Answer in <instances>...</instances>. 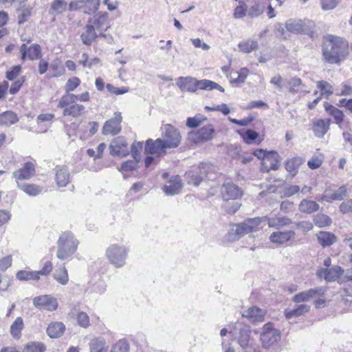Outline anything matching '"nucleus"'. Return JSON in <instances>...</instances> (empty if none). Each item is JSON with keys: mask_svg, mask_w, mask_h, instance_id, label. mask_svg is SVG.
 Segmentation results:
<instances>
[{"mask_svg": "<svg viewBox=\"0 0 352 352\" xmlns=\"http://www.w3.org/2000/svg\"><path fill=\"white\" fill-rule=\"evenodd\" d=\"M162 136L153 140L148 139L145 142V153L156 155L157 157L165 155L167 149L175 148L182 141V135L178 129L170 124H164L162 128Z\"/></svg>", "mask_w": 352, "mask_h": 352, "instance_id": "1", "label": "nucleus"}, {"mask_svg": "<svg viewBox=\"0 0 352 352\" xmlns=\"http://www.w3.org/2000/svg\"><path fill=\"white\" fill-rule=\"evenodd\" d=\"M77 100L89 102L90 100L89 93L85 91L77 95L65 94L59 99L57 107L63 109L64 116L77 118L83 113L85 109L84 105L77 103Z\"/></svg>", "mask_w": 352, "mask_h": 352, "instance_id": "2", "label": "nucleus"}, {"mask_svg": "<svg viewBox=\"0 0 352 352\" xmlns=\"http://www.w3.org/2000/svg\"><path fill=\"white\" fill-rule=\"evenodd\" d=\"M348 53V43L344 38L329 36L323 48V56L329 63H338Z\"/></svg>", "mask_w": 352, "mask_h": 352, "instance_id": "3", "label": "nucleus"}, {"mask_svg": "<svg viewBox=\"0 0 352 352\" xmlns=\"http://www.w3.org/2000/svg\"><path fill=\"white\" fill-rule=\"evenodd\" d=\"M221 193L224 201L223 207L230 214H234L241 204L235 201L243 195L242 190L232 182H226L221 187Z\"/></svg>", "mask_w": 352, "mask_h": 352, "instance_id": "4", "label": "nucleus"}, {"mask_svg": "<svg viewBox=\"0 0 352 352\" xmlns=\"http://www.w3.org/2000/svg\"><path fill=\"white\" fill-rule=\"evenodd\" d=\"M177 86L182 91L195 92L198 89L212 90L218 89L224 92V89L217 82L210 80H197L192 77H179L176 82Z\"/></svg>", "mask_w": 352, "mask_h": 352, "instance_id": "5", "label": "nucleus"}, {"mask_svg": "<svg viewBox=\"0 0 352 352\" xmlns=\"http://www.w3.org/2000/svg\"><path fill=\"white\" fill-rule=\"evenodd\" d=\"M78 245V241L71 232L63 233L58 241L57 257L60 260L67 258L75 253Z\"/></svg>", "mask_w": 352, "mask_h": 352, "instance_id": "6", "label": "nucleus"}, {"mask_svg": "<svg viewBox=\"0 0 352 352\" xmlns=\"http://www.w3.org/2000/svg\"><path fill=\"white\" fill-rule=\"evenodd\" d=\"M129 249L122 245L112 244L106 250L105 256L109 262L116 268H120L126 264Z\"/></svg>", "mask_w": 352, "mask_h": 352, "instance_id": "7", "label": "nucleus"}, {"mask_svg": "<svg viewBox=\"0 0 352 352\" xmlns=\"http://www.w3.org/2000/svg\"><path fill=\"white\" fill-rule=\"evenodd\" d=\"M262 222H264L263 217L248 219L243 223L235 225L231 229L230 234L234 235V240L239 239L246 234L259 230V226Z\"/></svg>", "mask_w": 352, "mask_h": 352, "instance_id": "8", "label": "nucleus"}, {"mask_svg": "<svg viewBox=\"0 0 352 352\" xmlns=\"http://www.w3.org/2000/svg\"><path fill=\"white\" fill-rule=\"evenodd\" d=\"M279 330L274 328L273 324L268 322L264 324L260 334V340L265 349H274L280 340Z\"/></svg>", "mask_w": 352, "mask_h": 352, "instance_id": "9", "label": "nucleus"}, {"mask_svg": "<svg viewBox=\"0 0 352 352\" xmlns=\"http://www.w3.org/2000/svg\"><path fill=\"white\" fill-rule=\"evenodd\" d=\"M253 155L263 160V164L267 170H277L280 162L278 154L274 151L267 152L262 149L256 150Z\"/></svg>", "mask_w": 352, "mask_h": 352, "instance_id": "10", "label": "nucleus"}, {"mask_svg": "<svg viewBox=\"0 0 352 352\" xmlns=\"http://www.w3.org/2000/svg\"><path fill=\"white\" fill-rule=\"evenodd\" d=\"M326 289L323 287H318L309 290L300 292L294 296L292 300L295 302H305L310 301L317 297H321L324 295Z\"/></svg>", "mask_w": 352, "mask_h": 352, "instance_id": "11", "label": "nucleus"}, {"mask_svg": "<svg viewBox=\"0 0 352 352\" xmlns=\"http://www.w3.org/2000/svg\"><path fill=\"white\" fill-rule=\"evenodd\" d=\"M33 305L39 309L53 311L58 307V301L56 298L50 295H43L35 297L33 299Z\"/></svg>", "mask_w": 352, "mask_h": 352, "instance_id": "12", "label": "nucleus"}, {"mask_svg": "<svg viewBox=\"0 0 352 352\" xmlns=\"http://www.w3.org/2000/svg\"><path fill=\"white\" fill-rule=\"evenodd\" d=\"M109 149L111 155H117L120 157H126L129 153L126 141L122 136L114 138L109 145Z\"/></svg>", "mask_w": 352, "mask_h": 352, "instance_id": "13", "label": "nucleus"}, {"mask_svg": "<svg viewBox=\"0 0 352 352\" xmlns=\"http://www.w3.org/2000/svg\"><path fill=\"white\" fill-rule=\"evenodd\" d=\"M122 118L120 112L114 113L113 118L106 121L102 127L104 135H116L121 131V122Z\"/></svg>", "mask_w": 352, "mask_h": 352, "instance_id": "14", "label": "nucleus"}, {"mask_svg": "<svg viewBox=\"0 0 352 352\" xmlns=\"http://www.w3.org/2000/svg\"><path fill=\"white\" fill-rule=\"evenodd\" d=\"M312 23L309 21L289 19L285 23V28L291 33L301 34L307 32V28L311 26Z\"/></svg>", "mask_w": 352, "mask_h": 352, "instance_id": "15", "label": "nucleus"}, {"mask_svg": "<svg viewBox=\"0 0 352 352\" xmlns=\"http://www.w3.org/2000/svg\"><path fill=\"white\" fill-rule=\"evenodd\" d=\"M239 336L238 338V343L244 350V352H258L253 348L250 342L251 330L249 326H243L239 329Z\"/></svg>", "mask_w": 352, "mask_h": 352, "instance_id": "16", "label": "nucleus"}, {"mask_svg": "<svg viewBox=\"0 0 352 352\" xmlns=\"http://www.w3.org/2000/svg\"><path fill=\"white\" fill-rule=\"evenodd\" d=\"M88 23L97 31H106L110 26L107 13H98L88 20Z\"/></svg>", "mask_w": 352, "mask_h": 352, "instance_id": "17", "label": "nucleus"}, {"mask_svg": "<svg viewBox=\"0 0 352 352\" xmlns=\"http://www.w3.org/2000/svg\"><path fill=\"white\" fill-rule=\"evenodd\" d=\"M295 236L293 230L276 231L270 234L269 239L272 243L283 245L294 239Z\"/></svg>", "mask_w": 352, "mask_h": 352, "instance_id": "18", "label": "nucleus"}, {"mask_svg": "<svg viewBox=\"0 0 352 352\" xmlns=\"http://www.w3.org/2000/svg\"><path fill=\"white\" fill-rule=\"evenodd\" d=\"M22 60L28 57L30 60H37L41 57V49L39 45L34 44L28 47L25 44H23L20 47Z\"/></svg>", "mask_w": 352, "mask_h": 352, "instance_id": "19", "label": "nucleus"}, {"mask_svg": "<svg viewBox=\"0 0 352 352\" xmlns=\"http://www.w3.org/2000/svg\"><path fill=\"white\" fill-rule=\"evenodd\" d=\"M55 181L59 187L66 186L70 181L68 168L65 166H56L54 168Z\"/></svg>", "mask_w": 352, "mask_h": 352, "instance_id": "20", "label": "nucleus"}, {"mask_svg": "<svg viewBox=\"0 0 352 352\" xmlns=\"http://www.w3.org/2000/svg\"><path fill=\"white\" fill-rule=\"evenodd\" d=\"M183 187L181 178L178 175L172 177L167 184L164 186L163 191L167 195H174L178 194Z\"/></svg>", "mask_w": 352, "mask_h": 352, "instance_id": "21", "label": "nucleus"}, {"mask_svg": "<svg viewBox=\"0 0 352 352\" xmlns=\"http://www.w3.org/2000/svg\"><path fill=\"white\" fill-rule=\"evenodd\" d=\"M265 315V310L255 306L248 308L242 314L243 317L248 318L252 322L263 321Z\"/></svg>", "mask_w": 352, "mask_h": 352, "instance_id": "22", "label": "nucleus"}, {"mask_svg": "<svg viewBox=\"0 0 352 352\" xmlns=\"http://www.w3.org/2000/svg\"><path fill=\"white\" fill-rule=\"evenodd\" d=\"M346 196L347 189L345 186H342L333 193H329L328 190H325L324 195L321 197L320 200L331 203L336 200L341 201Z\"/></svg>", "mask_w": 352, "mask_h": 352, "instance_id": "23", "label": "nucleus"}, {"mask_svg": "<svg viewBox=\"0 0 352 352\" xmlns=\"http://www.w3.org/2000/svg\"><path fill=\"white\" fill-rule=\"evenodd\" d=\"M263 219L264 222H267L268 226L270 228H274L277 230H279L283 227L289 226V224L292 223L291 219L283 216H278L274 217H269L267 216H264Z\"/></svg>", "mask_w": 352, "mask_h": 352, "instance_id": "24", "label": "nucleus"}, {"mask_svg": "<svg viewBox=\"0 0 352 352\" xmlns=\"http://www.w3.org/2000/svg\"><path fill=\"white\" fill-rule=\"evenodd\" d=\"M35 174L34 165L32 162H26L23 167L15 171L13 175L16 180L28 179Z\"/></svg>", "mask_w": 352, "mask_h": 352, "instance_id": "25", "label": "nucleus"}, {"mask_svg": "<svg viewBox=\"0 0 352 352\" xmlns=\"http://www.w3.org/2000/svg\"><path fill=\"white\" fill-rule=\"evenodd\" d=\"M343 272L340 266H334L331 268L321 270L318 272V276L324 277L327 281H333L337 279Z\"/></svg>", "mask_w": 352, "mask_h": 352, "instance_id": "26", "label": "nucleus"}, {"mask_svg": "<svg viewBox=\"0 0 352 352\" xmlns=\"http://www.w3.org/2000/svg\"><path fill=\"white\" fill-rule=\"evenodd\" d=\"M330 126L329 120L319 119L313 124V129L315 135L318 138H322L329 131Z\"/></svg>", "mask_w": 352, "mask_h": 352, "instance_id": "27", "label": "nucleus"}, {"mask_svg": "<svg viewBox=\"0 0 352 352\" xmlns=\"http://www.w3.org/2000/svg\"><path fill=\"white\" fill-rule=\"evenodd\" d=\"M249 74V69L241 68L239 71H232L230 74V82L232 85H240L245 82Z\"/></svg>", "mask_w": 352, "mask_h": 352, "instance_id": "28", "label": "nucleus"}, {"mask_svg": "<svg viewBox=\"0 0 352 352\" xmlns=\"http://www.w3.org/2000/svg\"><path fill=\"white\" fill-rule=\"evenodd\" d=\"M310 310V306L307 305H298L293 309H286L285 316L287 319L290 320L305 314Z\"/></svg>", "mask_w": 352, "mask_h": 352, "instance_id": "29", "label": "nucleus"}, {"mask_svg": "<svg viewBox=\"0 0 352 352\" xmlns=\"http://www.w3.org/2000/svg\"><path fill=\"white\" fill-rule=\"evenodd\" d=\"M214 129L211 124H208L201 127L197 133H190V135H195L197 136V139L203 141H208L213 138Z\"/></svg>", "mask_w": 352, "mask_h": 352, "instance_id": "30", "label": "nucleus"}, {"mask_svg": "<svg viewBox=\"0 0 352 352\" xmlns=\"http://www.w3.org/2000/svg\"><path fill=\"white\" fill-rule=\"evenodd\" d=\"M319 208L320 206L318 203L306 199H302L298 206L299 210L305 214H311L318 211Z\"/></svg>", "mask_w": 352, "mask_h": 352, "instance_id": "31", "label": "nucleus"}, {"mask_svg": "<svg viewBox=\"0 0 352 352\" xmlns=\"http://www.w3.org/2000/svg\"><path fill=\"white\" fill-rule=\"evenodd\" d=\"M97 36L98 35L96 32V30L91 24L87 23L85 28V31L80 36L83 44L90 45Z\"/></svg>", "mask_w": 352, "mask_h": 352, "instance_id": "32", "label": "nucleus"}, {"mask_svg": "<svg viewBox=\"0 0 352 352\" xmlns=\"http://www.w3.org/2000/svg\"><path fill=\"white\" fill-rule=\"evenodd\" d=\"M317 239L319 243L323 247L330 246L337 241L334 234L324 231H320L317 234Z\"/></svg>", "mask_w": 352, "mask_h": 352, "instance_id": "33", "label": "nucleus"}, {"mask_svg": "<svg viewBox=\"0 0 352 352\" xmlns=\"http://www.w3.org/2000/svg\"><path fill=\"white\" fill-rule=\"evenodd\" d=\"M304 162L305 160L302 157H293L286 162L285 168L290 175L294 176L297 174L299 167L304 163Z\"/></svg>", "mask_w": 352, "mask_h": 352, "instance_id": "34", "label": "nucleus"}, {"mask_svg": "<svg viewBox=\"0 0 352 352\" xmlns=\"http://www.w3.org/2000/svg\"><path fill=\"white\" fill-rule=\"evenodd\" d=\"M24 328L23 320L21 317H18L11 324L10 333L12 337L15 340H19L21 337V331Z\"/></svg>", "mask_w": 352, "mask_h": 352, "instance_id": "35", "label": "nucleus"}, {"mask_svg": "<svg viewBox=\"0 0 352 352\" xmlns=\"http://www.w3.org/2000/svg\"><path fill=\"white\" fill-rule=\"evenodd\" d=\"M324 107L327 113L333 117L335 122L340 125L344 119L342 111L328 102H325Z\"/></svg>", "mask_w": 352, "mask_h": 352, "instance_id": "36", "label": "nucleus"}, {"mask_svg": "<svg viewBox=\"0 0 352 352\" xmlns=\"http://www.w3.org/2000/svg\"><path fill=\"white\" fill-rule=\"evenodd\" d=\"M65 331V325L63 322H57L51 323L47 329V333L50 338H58Z\"/></svg>", "mask_w": 352, "mask_h": 352, "instance_id": "37", "label": "nucleus"}, {"mask_svg": "<svg viewBox=\"0 0 352 352\" xmlns=\"http://www.w3.org/2000/svg\"><path fill=\"white\" fill-rule=\"evenodd\" d=\"M17 116L12 111H6L0 114V124L10 126L17 122Z\"/></svg>", "mask_w": 352, "mask_h": 352, "instance_id": "38", "label": "nucleus"}, {"mask_svg": "<svg viewBox=\"0 0 352 352\" xmlns=\"http://www.w3.org/2000/svg\"><path fill=\"white\" fill-rule=\"evenodd\" d=\"M238 47L241 52L250 53L257 49L258 42L254 40H245L240 42Z\"/></svg>", "mask_w": 352, "mask_h": 352, "instance_id": "39", "label": "nucleus"}, {"mask_svg": "<svg viewBox=\"0 0 352 352\" xmlns=\"http://www.w3.org/2000/svg\"><path fill=\"white\" fill-rule=\"evenodd\" d=\"M54 278L60 284L65 285L69 281V276L65 266L56 270L54 273Z\"/></svg>", "mask_w": 352, "mask_h": 352, "instance_id": "40", "label": "nucleus"}, {"mask_svg": "<svg viewBox=\"0 0 352 352\" xmlns=\"http://www.w3.org/2000/svg\"><path fill=\"white\" fill-rule=\"evenodd\" d=\"M16 276L20 280H39L37 271L21 270L16 273Z\"/></svg>", "mask_w": 352, "mask_h": 352, "instance_id": "41", "label": "nucleus"}, {"mask_svg": "<svg viewBox=\"0 0 352 352\" xmlns=\"http://www.w3.org/2000/svg\"><path fill=\"white\" fill-rule=\"evenodd\" d=\"M316 85L320 91V97L324 96L328 98L333 94L332 86L324 80H320L316 82Z\"/></svg>", "mask_w": 352, "mask_h": 352, "instance_id": "42", "label": "nucleus"}, {"mask_svg": "<svg viewBox=\"0 0 352 352\" xmlns=\"http://www.w3.org/2000/svg\"><path fill=\"white\" fill-rule=\"evenodd\" d=\"M316 226L319 228L329 226L331 224V218L324 214H318L314 219Z\"/></svg>", "mask_w": 352, "mask_h": 352, "instance_id": "43", "label": "nucleus"}, {"mask_svg": "<svg viewBox=\"0 0 352 352\" xmlns=\"http://www.w3.org/2000/svg\"><path fill=\"white\" fill-rule=\"evenodd\" d=\"M105 342L102 338L93 339L90 342V352H106L104 350Z\"/></svg>", "mask_w": 352, "mask_h": 352, "instance_id": "44", "label": "nucleus"}, {"mask_svg": "<svg viewBox=\"0 0 352 352\" xmlns=\"http://www.w3.org/2000/svg\"><path fill=\"white\" fill-rule=\"evenodd\" d=\"M206 120V116L197 114L192 118H187L186 126L189 128H196L200 126Z\"/></svg>", "mask_w": 352, "mask_h": 352, "instance_id": "45", "label": "nucleus"}, {"mask_svg": "<svg viewBox=\"0 0 352 352\" xmlns=\"http://www.w3.org/2000/svg\"><path fill=\"white\" fill-rule=\"evenodd\" d=\"M139 162L134 159L133 160H127L121 164L119 170L121 173H124L136 170L138 168Z\"/></svg>", "mask_w": 352, "mask_h": 352, "instance_id": "46", "label": "nucleus"}, {"mask_svg": "<svg viewBox=\"0 0 352 352\" xmlns=\"http://www.w3.org/2000/svg\"><path fill=\"white\" fill-rule=\"evenodd\" d=\"M143 148V142H134L131 147V152L132 157L134 160H136L137 161H140L142 156H141V151Z\"/></svg>", "mask_w": 352, "mask_h": 352, "instance_id": "47", "label": "nucleus"}, {"mask_svg": "<svg viewBox=\"0 0 352 352\" xmlns=\"http://www.w3.org/2000/svg\"><path fill=\"white\" fill-rule=\"evenodd\" d=\"M21 189L28 195L36 196L41 192L42 188L35 184H25L21 186Z\"/></svg>", "mask_w": 352, "mask_h": 352, "instance_id": "48", "label": "nucleus"}, {"mask_svg": "<svg viewBox=\"0 0 352 352\" xmlns=\"http://www.w3.org/2000/svg\"><path fill=\"white\" fill-rule=\"evenodd\" d=\"M80 84V80L77 77H72L67 80L65 85V90L66 94H71L70 92L74 91Z\"/></svg>", "mask_w": 352, "mask_h": 352, "instance_id": "49", "label": "nucleus"}, {"mask_svg": "<svg viewBox=\"0 0 352 352\" xmlns=\"http://www.w3.org/2000/svg\"><path fill=\"white\" fill-rule=\"evenodd\" d=\"M45 350L44 344L41 342H29L25 346V352H44Z\"/></svg>", "mask_w": 352, "mask_h": 352, "instance_id": "50", "label": "nucleus"}, {"mask_svg": "<svg viewBox=\"0 0 352 352\" xmlns=\"http://www.w3.org/2000/svg\"><path fill=\"white\" fill-rule=\"evenodd\" d=\"M129 344L124 340H120L117 342L111 350V352H129Z\"/></svg>", "mask_w": 352, "mask_h": 352, "instance_id": "51", "label": "nucleus"}, {"mask_svg": "<svg viewBox=\"0 0 352 352\" xmlns=\"http://www.w3.org/2000/svg\"><path fill=\"white\" fill-rule=\"evenodd\" d=\"M67 2L65 0H54L51 9L57 14H61L66 10Z\"/></svg>", "mask_w": 352, "mask_h": 352, "instance_id": "52", "label": "nucleus"}, {"mask_svg": "<svg viewBox=\"0 0 352 352\" xmlns=\"http://www.w3.org/2000/svg\"><path fill=\"white\" fill-rule=\"evenodd\" d=\"M323 162V156L322 154L318 153L312 157V158L308 161L307 165L311 169H316L319 168Z\"/></svg>", "mask_w": 352, "mask_h": 352, "instance_id": "53", "label": "nucleus"}, {"mask_svg": "<svg viewBox=\"0 0 352 352\" xmlns=\"http://www.w3.org/2000/svg\"><path fill=\"white\" fill-rule=\"evenodd\" d=\"M188 177V183L195 186H198L203 180L202 176L199 175L198 172L189 171L186 174Z\"/></svg>", "mask_w": 352, "mask_h": 352, "instance_id": "54", "label": "nucleus"}, {"mask_svg": "<svg viewBox=\"0 0 352 352\" xmlns=\"http://www.w3.org/2000/svg\"><path fill=\"white\" fill-rule=\"evenodd\" d=\"M248 14L251 17H257L263 12V7L255 3L247 9Z\"/></svg>", "mask_w": 352, "mask_h": 352, "instance_id": "55", "label": "nucleus"}, {"mask_svg": "<svg viewBox=\"0 0 352 352\" xmlns=\"http://www.w3.org/2000/svg\"><path fill=\"white\" fill-rule=\"evenodd\" d=\"M241 135L246 143L251 144L258 138V134L253 130L248 129Z\"/></svg>", "mask_w": 352, "mask_h": 352, "instance_id": "56", "label": "nucleus"}, {"mask_svg": "<svg viewBox=\"0 0 352 352\" xmlns=\"http://www.w3.org/2000/svg\"><path fill=\"white\" fill-rule=\"evenodd\" d=\"M212 170H213V166L211 164L201 163L197 168V172H198L199 175L202 176V179H204V177L207 176L208 173Z\"/></svg>", "mask_w": 352, "mask_h": 352, "instance_id": "57", "label": "nucleus"}, {"mask_svg": "<svg viewBox=\"0 0 352 352\" xmlns=\"http://www.w3.org/2000/svg\"><path fill=\"white\" fill-rule=\"evenodd\" d=\"M339 210L342 214L352 212V199H349L342 202L339 206Z\"/></svg>", "mask_w": 352, "mask_h": 352, "instance_id": "58", "label": "nucleus"}, {"mask_svg": "<svg viewBox=\"0 0 352 352\" xmlns=\"http://www.w3.org/2000/svg\"><path fill=\"white\" fill-rule=\"evenodd\" d=\"M77 321L79 325L82 327H87L89 324L88 315L85 312H80L77 315Z\"/></svg>", "mask_w": 352, "mask_h": 352, "instance_id": "59", "label": "nucleus"}, {"mask_svg": "<svg viewBox=\"0 0 352 352\" xmlns=\"http://www.w3.org/2000/svg\"><path fill=\"white\" fill-rule=\"evenodd\" d=\"M106 87H107V90L111 94H113L115 95L124 94L129 91V88H127V87L118 88V87H114L113 85H112L111 84H107Z\"/></svg>", "mask_w": 352, "mask_h": 352, "instance_id": "60", "label": "nucleus"}, {"mask_svg": "<svg viewBox=\"0 0 352 352\" xmlns=\"http://www.w3.org/2000/svg\"><path fill=\"white\" fill-rule=\"evenodd\" d=\"M296 226L302 232H307L313 228V224L309 221H302L295 223Z\"/></svg>", "mask_w": 352, "mask_h": 352, "instance_id": "61", "label": "nucleus"}, {"mask_svg": "<svg viewBox=\"0 0 352 352\" xmlns=\"http://www.w3.org/2000/svg\"><path fill=\"white\" fill-rule=\"evenodd\" d=\"M12 258L11 256H7L0 259V270L6 271L12 265Z\"/></svg>", "mask_w": 352, "mask_h": 352, "instance_id": "62", "label": "nucleus"}, {"mask_svg": "<svg viewBox=\"0 0 352 352\" xmlns=\"http://www.w3.org/2000/svg\"><path fill=\"white\" fill-rule=\"evenodd\" d=\"M21 71V67L20 65H16L13 67L10 71L7 72L6 78L9 80H12L19 75Z\"/></svg>", "mask_w": 352, "mask_h": 352, "instance_id": "63", "label": "nucleus"}, {"mask_svg": "<svg viewBox=\"0 0 352 352\" xmlns=\"http://www.w3.org/2000/svg\"><path fill=\"white\" fill-rule=\"evenodd\" d=\"M247 8L245 5L237 6L234 11L233 16L235 19H241L245 16L247 12Z\"/></svg>", "mask_w": 352, "mask_h": 352, "instance_id": "64", "label": "nucleus"}]
</instances>
